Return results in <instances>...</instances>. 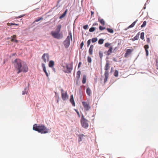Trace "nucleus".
Listing matches in <instances>:
<instances>
[{"mask_svg":"<svg viewBox=\"0 0 158 158\" xmlns=\"http://www.w3.org/2000/svg\"><path fill=\"white\" fill-rule=\"evenodd\" d=\"M33 130L42 134H45L48 133L49 130L48 129L44 126L42 125L37 126L36 124H35L33 125Z\"/></svg>","mask_w":158,"mask_h":158,"instance_id":"obj_3","label":"nucleus"},{"mask_svg":"<svg viewBox=\"0 0 158 158\" xmlns=\"http://www.w3.org/2000/svg\"><path fill=\"white\" fill-rule=\"evenodd\" d=\"M133 49H127L126 53L124 55V57H127L128 55H130L131 53L133 52Z\"/></svg>","mask_w":158,"mask_h":158,"instance_id":"obj_10","label":"nucleus"},{"mask_svg":"<svg viewBox=\"0 0 158 158\" xmlns=\"http://www.w3.org/2000/svg\"><path fill=\"white\" fill-rule=\"evenodd\" d=\"M81 64V63L80 62H79V64H78V68L80 67Z\"/></svg>","mask_w":158,"mask_h":158,"instance_id":"obj_49","label":"nucleus"},{"mask_svg":"<svg viewBox=\"0 0 158 158\" xmlns=\"http://www.w3.org/2000/svg\"><path fill=\"white\" fill-rule=\"evenodd\" d=\"M27 89L25 88L24 90V91H23L22 92V94L23 95L25 94H27V92L26 91V90Z\"/></svg>","mask_w":158,"mask_h":158,"instance_id":"obj_43","label":"nucleus"},{"mask_svg":"<svg viewBox=\"0 0 158 158\" xmlns=\"http://www.w3.org/2000/svg\"><path fill=\"white\" fill-rule=\"evenodd\" d=\"M42 66L44 71L45 72V73H47V72L46 70V67H45V64L44 63H42Z\"/></svg>","mask_w":158,"mask_h":158,"instance_id":"obj_22","label":"nucleus"},{"mask_svg":"<svg viewBox=\"0 0 158 158\" xmlns=\"http://www.w3.org/2000/svg\"><path fill=\"white\" fill-rule=\"evenodd\" d=\"M84 45V43L83 42H82L81 44H80V48L81 49L82 48V47Z\"/></svg>","mask_w":158,"mask_h":158,"instance_id":"obj_42","label":"nucleus"},{"mask_svg":"<svg viewBox=\"0 0 158 158\" xmlns=\"http://www.w3.org/2000/svg\"><path fill=\"white\" fill-rule=\"evenodd\" d=\"M98 21L101 24L102 26H104L105 25V22L103 19L99 18L98 19Z\"/></svg>","mask_w":158,"mask_h":158,"instance_id":"obj_16","label":"nucleus"},{"mask_svg":"<svg viewBox=\"0 0 158 158\" xmlns=\"http://www.w3.org/2000/svg\"><path fill=\"white\" fill-rule=\"evenodd\" d=\"M94 48V46L93 45H91L89 51V53L90 55H92L93 54Z\"/></svg>","mask_w":158,"mask_h":158,"instance_id":"obj_11","label":"nucleus"},{"mask_svg":"<svg viewBox=\"0 0 158 158\" xmlns=\"http://www.w3.org/2000/svg\"><path fill=\"white\" fill-rule=\"evenodd\" d=\"M91 15H92L94 14V12H93V11H91Z\"/></svg>","mask_w":158,"mask_h":158,"instance_id":"obj_50","label":"nucleus"},{"mask_svg":"<svg viewBox=\"0 0 158 158\" xmlns=\"http://www.w3.org/2000/svg\"><path fill=\"white\" fill-rule=\"evenodd\" d=\"M43 18L42 17H39L37 19H36L34 22H38L41 20H43Z\"/></svg>","mask_w":158,"mask_h":158,"instance_id":"obj_30","label":"nucleus"},{"mask_svg":"<svg viewBox=\"0 0 158 158\" xmlns=\"http://www.w3.org/2000/svg\"><path fill=\"white\" fill-rule=\"evenodd\" d=\"M139 35H136L134 38V39H135V40H138V39H139Z\"/></svg>","mask_w":158,"mask_h":158,"instance_id":"obj_36","label":"nucleus"},{"mask_svg":"<svg viewBox=\"0 0 158 158\" xmlns=\"http://www.w3.org/2000/svg\"><path fill=\"white\" fill-rule=\"evenodd\" d=\"M70 101L72 103L73 106H75V104L74 100L73 95H71Z\"/></svg>","mask_w":158,"mask_h":158,"instance_id":"obj_12","label":"nucleus"},{"mask_svg":"<svg viewBox=\"0 0 158 158\" xmlns=\"http://www.w3.org/2000/svg\"><path fill=\"white\" fill-rule=\"evenodd\" d=\"M77 114H78V115L79 116H80V114H79V112L78 111H77V110H75Z\"/></svg>","mask_w":158,"mask_h":158,"instance_id":"obj_47","label":"nucleus"},{"mask_svg":"<svg viewBox=\"0 0 158 158\" xmlns=\"http://www.w3.org/2000/svg\"><path fill=\"white\" fill-rule=\"evenodd\" d=\"M66 68L69 73H70L73 69L72 66L71 65H67Z\"/></svg>","mask_w":158,"mask_h":158,"instance_id":"obj_13","label":"nucleus"},{"mask_svg":"<svg viewBox=\"0 0 158 158\" xmlns=\"http://www.w3.org/2000/svg\"><path fill=\"white\" fill-rule=\"evenodd\" d=\"M90 43H91V40L90 39V40H89L87 42V46L88 47L89 46Z\"/></svg>","mask_w":158,"mask_h":158,"instance_id":"obj_39","label":"nucleus"},{"mask_svg":"<svg viewBox=\"0 0 158 158\" xmlns=\"http://www.w3.org/2000/svg\"><path fill=\"white\" fill-rule=\"evenodd\" d=\"M67 10H66L65 11H64V13L62 14V15L59 17V18L60 19H62L63 18H64L66 15V13H67Z\"/></svg>","mask_w":158,"mask_h":158,"instance_id":"obj_20","label":"nucleus"},{"mask_svg":"<svg viewBox=\"0 0 158 158\" xmlns=\"http://www.w3.org/2000/svg\"><path fill=\"white\" fill-rule=\"evenodd\" d=\"M113 60L114 61H115V62H116L117 61V60L115 58H113Z\"/></svg>","mask_w":158,"mask_h":158,"instance_id":"obj_48","label":"nucleus"},{"mask_svg":"<svg viewBox=\"0 0 158 158\" xmlns=\"http://www.w3.org/2000/svg\"><path fill=\"white\" fill-rule=\"evenodd\" d=\"M147 41L148 43H149L150 41V39L149 38H147Z\"/></svg>","mask_w":158,"mask_h":158,"instance_id":"obj_45","label":"nucleus"},{"mask_svg":"<svg viewBox=\"0 0 158 158\" xmlns=\"http://www.w3.org/2000/svg\"><path fill=\"white\" fill-rule=\"evenodd\" d=\"M24 15H20V16H19L18 17H17V18H21L23 17V16Z\"/></svg>","mask_w":158,"mask_h":158,"instance_id":"obj_46","label":"nucleus"},{"mask_svg":"<svg viewBox=\"0 0 158 158\" xmlns=\"http://www.w3.org/2000/svg\"><path fill=\"white\" fill-rule=\"evenodd\" d=\"M144 32H142L141 33V34H140V38L142 40H143L144 39Z\"/></svg>","mask_w":158,"mask_h":158,"instance_id":"obj_26","label":"nucleus"},{"mask_svg":"<svg viewBox=\"0 0 158 158\" xmlns=\"http://www.w3.org/2000/svg\"><path fill=\"white\" fill-rule=\"evenodd\" d=\"M42 59L45 63L48 61L49 60V56L48 54L47 53L44 54L42 56Z\"/></svg>","mask_w":158,"mask_h":158,"instance_id":"obj_9","label":"nucleus"},{"mask_svg":"<svg viewBox=\"0 0 158 158\" xmlns=\"http://www.w3.org/2000/svg\"><path fill=\"white\" fill-rule=\"evenodd\" d=\"M7 24L8 26H11V25H13L18 26L19 25L18 24H16V23H7Z\"/></svg>","mask_w":158,"mask_h":158,"instance_id":"obj_24","label":"nucleus"},{"mask_svg":"<svg viewBox=\"0 0 158 158\" xmlns=\"http://www.w3.org/2000/svg\"><path fill=\"white\" fill-rule=\"evenodd\" d=\"M45 73L46 75L47 76V77H48V73L47 72L46 73Z\"/></svg>","mask_w":158,"mask_h":158,"instance_id":"obj_51","label":"nucleus"},{"mask_svg":"<svg viewBox=\"0 0 158 158\" xmlns=\"http://www.w3.org/2000/svg\"><path fill=\"white\" fill-rule=\"evenodd\" d=\"M88 28V25H85L83 26V28L84 29H87Z\"/></svg>","mask_w":158,"mask_h":158,"instance_id":"obj_41","label":"nucleus"},{"mask_svg":"<svg viewBox=\"0 0 158 158\" xmlns=\"http://www.w3.org/2000/svg\"><path fill=\"white\" fill-rule=\"evenodd\" d=\"M105 29V27H102L101 26H100L99 27V29L100 30H102Z\"/></svg>","mask_w":158,"mask_h":158,"instance_id":"obj_37","label":"nucleus"},{"mask_svg":"<svg viewBox=\"0 0 158 158\" xmlns=\"http://www.w3.org/2000/svg\"><path fill=\"white\" fill-rule=\"evenodd\" d=\"M61 98L64 101H65L68 99L69 96L67 92H64L63 89H61Z\"/></svg>","mask_w":158,"mask_h":158,"instance_id":"obj_6","label":"nucleus"},{"mask_svg":"<svg viewBox=\"0 0 158 158\" xmlns=\"http://www.w3.org/2000/svg\"><path fill=\"white\" fill-rule=\"evenodd\" d=\"M109 65L110 64L109 61H107L106 65L105 66V73L104 74V75L105 76V78L104 80L105 83L107 81L109 77V74L108 70L110 68Z\"/></svg>","mask_w":158,"mask_h":158,"instance_id":"obj_4","label":"nucleus"},{"mask_svg":"<svg viewBox=\"0 0 158 158\" xmlns=\"http://www.w3.org/2000/svg\"><path fill=\"white\" fill-rule=\"evenodd\" d=\"M81 74V72L80 71H78L77 72V77L78 79H79L80 75Z\"/></svg>","mask_w":158,"mask_h":158,"instance_id":"obj_23","label":"nucleus"},{"mask_svg":"<svg viewBox=\"0 0 158 158\" xmlns=\"http://www.w3.org/2000/svg\"><path fill=\"white\" fill-rule=\"evenodd\" d=\"M118 71L116 70L114 73V75L116 77H117L118 76Z\"/></svg>","mask_w":158,"mask_h":158,"instance_id":"obj_28","label":"nucleus"},{"mask_svg":"<svg viewBox=\"0 0 158 158\" xmlns=\"http://www.w3.org/2000/svg\"><path fill=\"white\" fill-rule=\"evenodd\" d=\"M87 61L89 63H91L92 61V59L91 58L88 56L87 57Z\"/></svg>","mask_w":158,"mask_h":158,"instance_id":"obj_32","label":"nucleus"},{"mask_svg":"<svg viewBox=\"0 0 158 158\" xmlns=\"http://www.w3.org/2000/svg\"><path fill=\"white\" fill-rule=\"evenodd\" d=\"M97 41V39L96 38H93L92 39V43H94Z\"/></svg>","mask_w":158,"mask_h":158,"instance_id":"obj_34","label":"nucleus"},{"mask_svg":"<svg viewBox=\"0 0 158 158\" xmlns=\"http://www.w3.org/2000/svg\"><path fill=\"white\" fill-rule=\"evenodd\" d=\"M86 81V77L85 76H84L83 80H82V83L83 84H85Z\"/></svg>","mask_w":158,"mask_h":158,"instance_id":"obj_25","label":"nucleus"},{"mask_svg":"<svg viewBox=\"0 0 158 158\" xmlns=\"http://www.w3.org/2000/svg\"><path fill=\"white\" fill-rule=\"evenodd\" d=\"M81 123L82 127L84 128H87L89 127L88 121L83 116L81 118Z\"/></svg>","mask_w":158,"mask_h":158,"instance_id":"obj_5","label":"nucleus"},{"mask_svg":"<svg viewBox=\"0 0 158 158\" xmlns=\"http://www.w3.org/2000/svg\"><path fill=\"white\" fill-rule=\"evenodd\" d=\"M110 45V44L109 43H106L105 44V46L106 47H108Z\"/></svg>","mask_w":158,"mask_h":158,"instance_id":"obj_38","label":"nucleus"},{"mask_svg":"<svg viewBox=\"0 0 158 158\" xmlns=\"http://www.w3.org/2000/svg\"><path fill=\"white\" fill-rule=\"evenodd\" d=\"M86 91L88 95L89 96H90L91 91L89 87H87V88Z\"/></svg>","mask_w":158,"mask_h":158,"instance_id":"obj_19","label":"nucleus"},{"mask_svg":"<svg viewBox=\"0 0 158 158\" xmlns=\"http://www.w3.org/2000/svg\"><path fill=\"white\" fill-rule=\"evenodd\" d=\"M109 49L108 50L107 53V55L109 56L110 54L112 52V50L113 49V48L112 46H110L109 47Z\"/></svg>","mask_w":158,"mask_h":158,"instance_id":"obj_18","label":"nucleus"},{"mask_svg":"<svg viewBox=\"0 0 158 158\" xmlns=\"http://www.w3.org/2000/svg\"><path fill=\"white\" fill-rule=\"evenodd\" d=\"M14 65L17 70V73H19L21 72H27L28 68L27 64L22 60L19 59H16L13 62Z\"/></svg>","mask_w":158,"mask_h":158,"instance_id":"obj_1","label":"nucleus"},{"mask_svg":"<svg viewBox=\"0 0 158 158\" xmlns=\"http://www.w3.org/2000/svg\"><path fill=\"white\" fill-rule=\"evenodd\" d=\"M61 28V25L59 24L56 26L55 31H52L51 32V35L54 38L60 39L62 38L63 37V34L60 33V30Z\"/></svg>","mask_w":158,"mask_h":158,"instance_id":"obj_2","label":"nucleus"},{"mask_svg":"<svg viewBox=\"0 0 158 158\" xmlns=\"http://www.w3.org/2000/svg\"><path fill=\"white\" fill-rule=\"evenodd\" d=\"M95 28L94 27H92L90 28L89 29V31L90 32H93L95 30Z\"/></svg>","mask_w":158,"mask_h":158,"instance_id":"obj_31","label":"nucleus"},{"mask_svg":"<svg viewBox=\"0 0 158 158\" xmlns=\"http://www.w3.org/2000/svg\"><path fill=\"white\" fill-rule=\"evenodd\" d=\"M146 23H147L146 21H144L143 22V24L141 26V27H144L146 26Z\"/></svg>","mask_w":158,"mask_h":158,"instance_id":"obj_33","label":"nucleus"},{"mask_svg":"<svg viewBox=\"0 0 158 158\" xmlns=\"http://www.w3.org/2000/svg\"><path fill=\"white\" fill-rule=\"evenodd\" d=\"M99 56L100 57V58L101 59H102V57L103 56V54L102 52L100 51L99 52Z\"/></svg>","mask_w":158,"mask_h":158,"instance_id":"obj_35","label":"nucleus"},{"mask_svg":"<svg viewBox=\"0 0 158 158\" xmlns=\"http://www.w3.org/2000/svg\"><path fill=\"white\" fill-rule=\"evenodd\" d=\"M130 40H132L133 41H134L135 40L134 38H133L131 39Z\"/></svg>","mask_w":158,"mask_h":158,"instance_id":"obj_52","label":"nucleus"},{"mask_svg":"<svg viewBox=\"0 0 158 158\" xmlns=\"http://www.w3.org/2000/svg\"><path fill=\"white\" fill-rule=\"evenodd\" d=\"M82 104L84 106L85 110L88 111L91 108L89 103L86 102H82Z\"/></svg>","mask_w":158,"mask_h":158,"instance_id":"obj_8","label":"nucleus"},{"mask_svg":"<svg viewBox=\"0 0 158 158\" xmlns=\"http://www.w3.org/2000/svg\"><path fill=\"white\" fill-rule=\"evenodd\" d=\"M104 42V40L103 39H100L98 41V43L99 44H102Z\"/></svg>","mask_w":158,"mask_h":158,"instance_id":"obj_27","label":"nucleus"},{"mask_svg":"<svg viewBox=\"0 0 158 158\" xmlns=\"http://www.w3.org/2000/svg\"><path fill=\"white\" fill-rule=\"evenodd\" d=\"M69 36H68L67 38L64 42V44L65 46H67L68 47L70 43V39L72 40V34L71 32L69 33Z\"/></svg>","mask_w":158,"mask_h":158,"instance_id":"obj_7","label":"nucleus"},{"mask_svg":"<svg viewBox=\"0 0 158 158\" xmlns=\"http://www.w3.org/2000/svg\"><path fill=\"white\" fill-rule=\"evenodd\" d=\"M84 136H85V135L82 134L80 135V139H81H81L83 138V137Z\"/></svg>","mask_w":158,"mask_h":158,"instance_id":"obj_40","label":"nucleus"},{"mask_svg":"<svg viewBox=\"0 0 158 158\" xmlns=\"http://www.w3.org/2000/svg\"><path fill=\"white\" fill-rule=\"evenodd\" d=\"M144 48L145 49V51L146 52V55L147 56H148V50L147 49H148L149 48V46L148 45H145L144 46Z\"/></svg>","mask_w":158,"mask_h":158,"instance_id":"obj_17","label":"nucleus"},{"mask_svg":"<svg viewBox=\"0 0 158 158\" xmlns=\"http://www.w3.org/2000/svg\"><path fill=\"white\" fill-rule=\"evenodd\" d=\"M54 62L53 61H50L49 64V67H53L54 65Z\"/></svg>","mask_w":158,"mask_h":158,"instance_id":"obj_21","label":"nucleus"},{"mask_svg":"<svg viewBox=\"0 0 158 158\" xmlns=\"http://www.w3.org/2000/svg\"><path fill=\"white\" fill-rule=\"evenodd\" d=\"M107 30L108 32L110 33H113L114 32L113 30L112 29L108 28Z\"/></svg>","mask_w":158,"mask_h":158,"instance_id":"obj_29","label":"nucleus"},{"mask_svg":"<svg viewBox=\"0 0 158 158\" xmlns=\"http://www.w3.org/2000/svg\"><path fill=\"white\" fill-rule=\"evenodd\" d=\"M11 37H12V38L11 39V42H15L16 43H18V41L17 40L15 39V38H16V35H14Z\"/></svg>","mask_w":158,"mask_h":158,"instance_id":"obj_14","label":"nucleus"},{"mask_svg":"<svg viewBox=\"0 0 158 158\" xmlns=\"http://www.w3.org/2000/svg\"><path fill=\"white\" fill-rule=\"evenodd\" d=\"M138 21V19H136L135 21H134L128 27L125 29L126 30H127V29L133 27L135 25L136 22Z\"/></svg>","mask_w":158,"mask_h":158,"instance_id":"obj_15","label":"nucleus"},{"mask_svg":"<svg viewBox=\"0 0 158 158\" xmlns=\"http://www.w3.org/2000/svg\"><path fill=\"white\" fill-rule=\"evenodd\" d=\"M97 25H98V24L96 23H94L93 24V26H97Z\"/></svg>","mask_w":158,"mask_h":158,"instance_id":"obj_44","label":"nucleus"}]
</instances>
